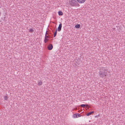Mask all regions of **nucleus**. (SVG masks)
<instances>
[{"label":"nucleus","mask_w":125,"mask_h":125,"mask_svg":"<svg viewBox=\"0 0 125 125\" xmlns=\"http://www.w3.org/2000/svg\"><path fill=\"white\" fill-rule=\"evenodd\" d=\"M0 15H1V13H0Z\"/></svg>","instance_id":"19"},{"label":"nucleus","mask_w":125,"mask_h":125,"mask_svg":"<svg viewBox=\"0 0 125 125\" xmlns=\"http://www.w3.org/2000/svg\"><path fill=\"white\" fill-rule=\"evenodd\" d=\"M73 117L74 118L78 117V116L77 115V114H75L73 115Z\"/></svg>","instance_id":"12"},{"label":"nucleus","mask_w":125,"mask_h":125,"mask_svg":"<svg viewBox=\"0 0 125 125\" xmlns=\"http://www.w3.org/2000/svg\"><path fill=\"white\" fill-rule=\"evenodd\" d=\"M70 5L72 6H79L76 0H71L70 2Z\"/></svg>","instance_id":"2"},{"label":"nucleus","mask_w":125,"mask_h":125,"mask_svg":"<svg viewBox=\"0 0 125 125\" xmlns=\"http://www.w3.org/2000/svg\"><path fill=\"white\" fill-rule=\"evenodd\" d=\"M47 36H48L49 35H47Z\"/></svg>","instance_id":"20"},{"label":"nucleus","mask_w":125,"mask_h":125,"mask_svg":"<svg viewBox=\"0 0 125 125\" xmlns=\"http://www.w3.org/2000/svg\"><path fill=\"white\" fill-rule=\"evenodd\" d=\"M47 33H48V34H49H49H51V33H48V32H47Z\"/></svg>","instance_id":"18"},{"label":"nucleus","mask_w":125,"mask_h":125,"mask_svg":"<svg viewBox=\"0 0 125 125\" xmlns=\"http://www.w3.org/2000/svg\"><path fill=\"white\" fill-rule=\"evenodd\" d=\"M58 14L60 16H62L63 15V13L61 11H59L58 12Z\"/></svg>","instance_id":"7"},{"label":"nucleus","mask_w":125,"mask_h":125,"mask_svg":"<svg viewBox=\"0 0 125 125\" xmlns=\"http://www.w3.org/2000/svg\"><path fill=\"white\" fill-rule=\"evenodd\" d=\"M86 0H77L78 2L80 3H83Z\"/></svg>","instance_id":"6"},{"label":"nucleus","mask_w":125,"mask_h":125,"mask_svg":"<svg viewBox=\"0 0 125 125\" xmlns=\"http://www.w3.org/2000/svg\"><path fill=\"white\" fill-rule=\"evenodd\" d=\"M4 99L5 100H7L8 99V97L7 96H5Z\"/></svg>","instance_id":"16"},{"label":"nucleus","mask_w":125,"mask_h":125,"mask_svg":"<svg viewBox=\"0 0 125 125\" xmlns=\"http://www.w3.org/2000/svg\"><path fill=\"white\" fill-rule=\"evenodd\" d=\"M57 29H56V30L55 32L54 33V37H55L56 36V34H57Z\"/></svg>","instance_id":"9"},{"label":"nucleus","mask_w":125,"mask_h":125,"mask_svg":"<svg viewBox=\"0 0 125 125\" xmlns=\"http://www.w3.org/2000/svg\"><path fill=\"white\" fill-rule=\"evenodd\" d=\"M80 24H77L75 26V27L77 28H80Z\"/></svg>","instance_id":"8"},{"label":"nucleus","mask_w":125,"mask_h":125,"mask_svg":"<svg viewBox=\"0 0 125 125\" xmlns=\"http://www.w3.org/2000/svg\"><path fill=\"white\" fill-rule=\"evenodd\" d=\"M62 25V23H60L59 24L58 28V31H60L61 30Z\"/></svg>","instance_id":"5"},{"label":"nucleus","mask_w":125,"mask_h":125,"mask_svg":"<svg viewBox=\"0 0 125 125\" xmlns=\"http://www.w3.org/2000/svg\"><path fill=\"white\" fill-rule=\"evenodd\" d=\"M50 37V36L47 33V31H46L45 33V37L44 40L45 43H46L48 42L49 40V38Z\"/></svg>","instance_id":"3"},{"label":"nucleus","mask_w":125,"mask_h":125,"mask_svg":"<svg viewBox=\"0 0 125 125\" xmlns=\"http://www.w3.org/2000/svg\"><path fill=\"white\" fill-rule=\"evenodd\" d=\"M85 106H88V105L87 104H82L81 105V106L82 107H83Z\"/></svg>","instance_id":"13"},{"label":"nucleus","mask_w":125,"mask_h":125,"mask_svg":"<svg viewBox=\"0 0 125 125\" xmlns=\"http://www.w3.org/2000/svg\"><path fill=\"white\" fill-rule=\"evenodd\" d=\"M107 70L106 68L102 69L99 72L100 77L102 78L105 77L107 74Z\"/></svg>","instance_id":"1"},{"label":"nucleus","mask_w":125,"mask_h":125,"mask_svg":"<svg viewBox=\"0 0 125 125\" xmlns=\"http://www.w3.org/2000/svg\"><path fill=\"white\" fill-rule=\"evenodd\" d=\"M91 113L90 112L87 113L86 114V115L87 116H89L91 115Z\"/></svg>","instance_id":"14"},{"label":"nucleus","mask_w":125,"mask_h":125,"mask_svg":"<svg viewBox=\"0 0 125 125\" xmlns=\"http://www.w3.org/2000/svg\"><path fill=\"white\" fill-rule=\"evenodd\" d=\"M33 31V30L32 29H30L29 31V32L31 33H32Z\"/></svg>","instance_id":"10"},{"label":"nucleus","mask_w":125,"mask_h":125,"mask_svg":"<svg viewBox=\"0 0 125 125\" xmlns=\"http://www.w3.org/2000/svg\"><path fill=\"white\" fill-rule=\"evenodd\" d=\"M77 116H78V117H80L81 116V115L78 113L77 114Z\"/></svg>","instance_id":"15"},{"label":"nucleus","mask_w":125,"mask_h":125,"mask_svg":"<svg viewBox=\"0 0 125 125\" xmlns=\"http://www.w3.org/2000/svg\"><path fill=\"white\" fill-rule=\"evenodd\" d=\"M90 112L91 113V114H92L94 113V112L93 111H92Z\"/></svg>","instance_id":"17"},{"label":"nucleus","mask_w":125,"mask_h":125,"mask_svg":"<svg viewBox=\"0 0 125 125\" xmlns=\"http://www.w3.org/2000/svg\"><path fill=\"white\" fill-rule=\"evenodd\" d=\"M53 46L52 44H50L48 46V49L49 50H51L53 48Z\"/></svg>","instance_id":"4"},{"label":"nucleus","mask_w":125,"mask_h":125,"mask_svg":"<svg viewBox=\"0 0 125 125\" xmlns=\"http://www.w3.org/2000/svg\"><path fill=\"white\" fill-rule=\"evenodd\" d=\"M42 84V82L41 81H40L38 82V85L39 86L41 85Z\"/></svg>","instance_id":"11"}]
</instances>
